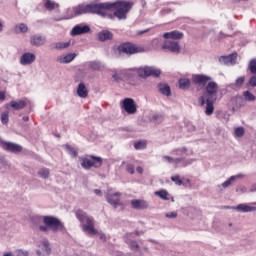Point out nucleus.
<instances>
[{"instance_id":"nucleus-60","label":"nucleus","mask_w":256,"mask_h":256,"mask_svg":"<svg viewBox=\"0 0 256 256\" xmlns=\"http://www.w3.org/2000/svg\"><path fill=\"white\" fill-rule=\"evenodd\" d=\"M1 141H3V140L0 139V143H1Z\"/></svg>"},{"instance_id":"nucleus-11","label":"nucleus","mask_w":256,"mask_h":256,"mask_svg":"<svg viewBox=\"0 0 256 256\" xmlns=\"http://www.w3.org/2000/svg\"><path fill=\"white\" fill-rule=\"evenodd\" d=\"M2 148L5 151H9L10 153H21L23 151V147L19 144H15L12 142L1 141Z\"/></svg>"},{"instance_id":"nucleus-48","label":"nucleus","mask_w":256,"mask_h":256,"mask_svg":"<svg viewBox=\"0 0 256 256\" xmlns=\"http://www.w3.org/2000/svg\"><path fill=\"white\" fill-rule=\"evenodd\" d=\"M166 217L168 219H175L177 217V214L175 212H169L166 214Z\"/></svg>"},{"instance_id":"nucleus-35","label":"nucleus","mask_w":256,"mask_h":256,"mask_svg":"<svg viewBox=\"0 0 256 256\" xmlns=\"http://www.w3.org/2000/svg\"><path fill=\"white\" fill-rule=\"evenodd\" d=\"M248 69L252 73V75H256V58L251 59L248 64Z\"/></svg>"},{"instance_id":"nucleus-45","label":"nucleus","mask_w":256,"mask_h":256,"mask_svg":"<svg viewBox=\"0 0 256 256\" xmlns=\"http://www.w3.org/2000/svg\"><path fill=\"white\" fill-rule=\"evenodd\" d=\"M126 171H127V173H130V175H133V173H135V165L128 164L126 166Z\"/></svg>"},{"instance_id":"nucleus-3","label":"nucleus","mask_w":256,"mask_h":256,"mask_svg":"<svg viewBox=\"0 0 256 256\" xmlns=\"http://www.w3.org/2000/svg\"><path fill=\"white\" fill-rule=\"evenodd\" d=\"M120 73L129 85L135 86L139 82V77L142 79H147V77H159L161 70L153 66H141L138 68L121 69Z\"/></svg>"},{"instance_id":"nucleus-17","label":"nucleus","mask_w":256,"mask_h":256,"mask_svg":"<svg viewBox=\"0 0 256 256\" xmlns=\"http://www.w3.org/2000/svg\"><path fill=\"white\" fill-rule=\"evenodd\" d=\"M30 43L33 45V47H41L42 45H45L47 43V38L45 36L35 34L31 36Z\"/></svg>"},{"instance_id":"nucleus-24","label":"nucleus","mask_w":256,"mask_h":256,"mask_svg":"<svg viewBox=\"0 0 256 256\" xmlns=\"http://www.w3.org/2000/svg\"><path fill=\"white\" fill-rule=\"evenodd\" d=\"M158 91L161 93V95L171 97V87L169 86V84H158Z\"/></svg>"},{"instance_id":"nucleus-41","label":"nucleus","mask_w":256,"mask_h":256,"mask_svg":"<svg viewBox=\"0 0 256 256\" xmlns=\"http://www.w3.org/2000/svg\"><path fill=\"white\" fill-rule=\"evenodd\" d=\"M127 245L132 249V251H137L139 249V244L137 241L126 240Z\"/></svg>"},{"instance_id":"nucleus-28","label":"nucleus","mask_w":256,"mask_h":256,"mask_svg":"<svg viewBox=\"0 0 256 256\" xmlns=\"http://www.w3.org/2000/svg\"><path fill=\"white\" fill-rule=\"evenodd\" d=\"M77 57V54L75 53H69L66 56L58 59L59 63H71L75 58Z\"/></svg>"},{"instance_id":"nucleus-12","label":"nucleus","mask_w":256,"mask_h":256,"mask_svg":"<svg viewBox=\"0 0 256 256\" xmlns=\"http://www.w3.org/2000/svg\"><path fill=\"white\" fill-rule=\"evenodd\" d=\"M121 193L116 192L114 194H106V201L109 203V205H112L115 209L121 205Z\"/></svg>"},{"instance_id":"nucleus-13","label":"nucleus","mask_w":256,"mask_h":256,"mask_svg":"<svg viewBox=\"0 0 256 256\" xmlns=\"http://www.w3.org/2000/svg\"><path fill=\"white\" fill-rule=\"evenodd\" d=\"M221 65L231 66L237 64V53L229 54L228 56H221L219 58Z\"/></svg>"},{"instance_id":"nucleus-18","label":"nucleus","mask_w":256,"mask_h":256,"mask_svg":"<svg viewBox=\"0 0 256 256\" xmlns=\"http://www.w3.org/2000/svg\"><path fill=\"white\" fill-rule=\"evenodd\" d=\"M133 209H149V202L141 199H134L131 201Z\"/></svg>"},{"instance_id":"nucleus-44","label":"nucleus","mask_w":256,"mask_h":256,"mask_svg":"<svg viewBox=\"0 0 256 256\" xmlns=\"http://www.w3.org/2000/svg\"><path fill=\"white\" fill-rule=\"evenodd\" d=\"M236 137H243L245 135V129L243 127H238L235 129Z\"/></svg>"},{"instance_id":"nucleus-49","label":"nucleus","mask_w":256,"mask_h":256,"mask_svg":"<svg viewBox=\"0 0 256 256\" xmlns=\"http://www.w3.org/2000/svg\"><path fill=\"white\" fill-rule=\"evenodd\" d=\"M0 101H5V92L0 91Z\"/></svg>"},{"instance_id":"nucleus-43","label":"nucleus","mask_w":256,"mask_h":256,"mask_svg":"<svg viewBox=\"0 0 256 256\" xmlns=\"http://www.w3.org/2000/svg\"><path fill=\"white\" fill-rule=\"evenodd\" d=\"M114 81H116L117 83H119V81H123V74L121 73V70H119L118 72L114 73L112 75Z\"/></svg>"},{"instance_id":"nucleus-29","label":"nucleus","mask_w":256,"mask_h":256,"mask_svg":"<svg viewBox=\"0 0 256 256\" xmlns=\"http://www.w3.org/2000/svg\"><path fill=\"white\" fill-rule=\"evenodd\" d=\"M70 45L71 42H56L52 44L53 48L57 50L67 49Z\"/></svg>"},{"instance_id":"nucleus-5","label":"nucleus","mask_w":256,"mask_h":256,"mask_svg":"<svg viewBox=\"0 0 256 256\" xmlns=\"http://www.w3.org/2000/svg\"><path fill=\"white\" fill-rule=\"evenodd\" d=\"M76 219L82 223V229L89 235H97V230L95 229V221L93 217H89L87 213L83 210H77L75 212Z\"/></svg>"},{"instance_id":"nucleus-56","label":"nucleus","mask_w":256,"mask_h":256,"mask_svg":"<svg viewBox=\"0 0 256 256\" xmlns=\"http://www.w3.org/2000/svg\"><path fill=\"white\" fill-rule=\"evenodd\" d=\"M142 33H147V30L140 32V35H142Z\"/></svg>"},{"instance_id":"nucleus-36","label":"nucleus","mask_w":256,"mask_h":256,"mask_svg":"<svg viewBox=\"0 0 256 256\" xmlns=\"http://www.w3.org/2000/svg\"><path fill=\"white\" fill-rule=\"evenodd\" d=\"M146 147L147 143L145 141H138L134 143V149H136V151H141V149H146Z\"/></svg>"},{"instance_id":"nucleus-19","label":"nucleus","mask_w":256,"mask_h":256,"mask_svg":"<svg viewBox=\"0 0 256 256\" xmlns=\"http://www.w3.org/2000/svg\"><path fill=\"white\" fill-rule=\"evenodd\" d=\"M76 93L78 97H81V99L87 98V96L89 95V90H87V86H85V83L81 82L78 84Z\"/></svg>"},{"instance_id":"nucleus-21","label":"nucleus","mask_w":256,"mask_h":256,"mask_svg":"<svg viewBox=\"0 0 256 256\" xmlns=\"http://www.w3.org/2000/svg\"><path fill=\"white\" fill-rule=\"evenodd\" d=\"M236 211L239 213H253V211H256V207L249 204H239L236 206Z\"/></svg>"},{"instance_id":"nucleus-22","label":"nucleus","mask_w":256,"mask_h":256,"mask_svg":"<svg viewBox=\"0 0 256 256\" xmlns=\"http://www.w3.org/2000/svg\"><path fill=\"white\" fill-rule=\"evenodd\" d=\"M170 155H173L174 157H183L188 156V150L187 147H182V148H175L170 152Z\"/></svg>"},{"instance_id":"nucleus-33","label":"nucleus","mask_w":256,"mask_h":256,"mask_svg":"<svg viewBox=\"0 0 256 256\" xmlns=\"http://www.w3.org/2000/svg\"><path fill=\"white\" fill-rule=\"evenodd\" d=\"M155 195L160 197V199H163L164 201H169V192L167 190H160L155 192Z\"/></svg>"},{"instance_id":"nucleus-53","label":"nucleus","mask_w":256,"mask_h":256,"mask_svg":"<svg viewBox=\"0 0 256 256\" xmlns=\"http://www.w3.org/2000/svg\"><path fill=\"white\" fill-rule=\"evenodd\" d=\"M22 119H23V121L27 122V121H29V116H24Z\"/></svg>"},{"instance_id":"nucleus-42","label":"nucleus","mask_w":256,"mask_h":256,"mask_svg":"<svg viewBox=\"0 0 256 256\" xmlns=\"http://www.w3.org/2000/svg\"><path fill=\"white\" fill-rule=\"evenodd\" d=\"M171 181H173L175 185H178V186L183 185V180H181V176L179 175L171 176Z\"/></svg>"},{"instance_id":"nucleus-9","label":"nucleus","mask_w":256,"mask_h":256,"mask_svg":"<svg viewBox=\"0 0 256 256\" xmlns=\"http://www.w3.org/2000/svg\"><path fill=\"white\" fill-rule=\"evenodd\" d=\"M121 107L128 115H135L137 113V104L133 98H124L121 102Z\"/></svg>"},{"instance_id":"nucleus-57","label":"nucleus","mask_w":256,"mask_h":256,"mask_svg":"<svg viewBox=\"0 0 256 256\" xmlns=\"http://www.w3.org/2000/svg\"><path fill=\"white\" fill-rule=\"evenodd\" d=\"M232 226H233V224H232V223H230V224H229V227H232Z\"/></svg>"},{"instance_id":"nucleus-39","label":"nucleus","mask_w":256,"mask_h":256,"mask_svg":"<svg viewBox=\"0 0 256 256\" xmlns=\"http://www.w3.org/2000/svg\"><path fill=\"white\" fill-rule=\"evenodd\" d=\"M245 101H255L256 97L250 91H245L243 93Z\"/></svg>"},{"instance_id":"nucleus-8","label":"nucleus","mask_w":256,"mask_h":256,"mask_svg":"<svg viewBox=\"0 0 256 256\" xmlns=\"http://www.w3.org/2000/svg\"><path fill=\"white\" fill-rule=\"evenodd\" d=\"M162 161L175 165L176 167H187L195 163V159H185L184 157L173 158L171 156H162Z\"/></svg>"},{"instance_id":"nucleus-30","label":"nucleus","mask_w":256,"mask_h":256,"mask_svg":"<svg viewBox=\"0 0 256 256\" xmlns=\"http://www.w3.org/2000/svg\"><path fill=\"white\" fill-rule=\"evenodd\" d=\"M42 250L45 251L46 255H51V246L49 240L43 239L41 242Z\"/></svg>"},{"instance_id":"nucleus-54","label":"nucleus","mask_w":256,"mask_h":256,"mask_svg":"<svg viewBox=\"0 0 256 256\" xmlns=\"http://www.w3.org/2000/svg\"><path fill=\"white\" fill-rule=\"evenodd\" d=\"M3 32V23L0 21V33Z\"/></svg>"},{"instance_id":"nucleus-23","label":"nucleus","mask_w":256,"mask_h":256,"mask_svg":"<svg viewBox=\"0 0 256 256\" xmlns=\"http://www.w3.org/2000/svg\"><path fill=\"white\" fill-rule=\"evenodd\" d=\"M99 41H111L113 39V33L109 30H102L98 33Z\"/></svg>"},{"instance_id":"nucleus-15","label":"nucleus","mask_w":256,"mask_h":256,"mask_svg":"<svg viewBox=\"0 0 256 256\" xmlns=\"http://www.w3.org/2000/svg\"><path fill=\"white\" fill-rule=\"evenodd\" d=\"M35 59H37V56L31 52H25L20 57V65H33L35 63Z\"/></svg>"},{"instance_id":"nucleus-25","label":"nucleus","mask_w":256,"mask_h":256,"mask_svg":"<svg viewBox=\"0 0 256 256\" xmlns=\"http://www.w3.org/2000/svg\"><path fill=\"white\" fill-rule=\"evenodd\" d=\"M242 177L243 175L241 174L231 176L229 179L222 183L223 189H227V187H230L233 183H235V181H237V179H241Z\"/></svg>"},{"instance_id":"nucleus-2","label":"nucleus","mask_w":256,"mask_h":256,"mask_svg":"<svg viewBox=\"0 0 256 256\" xmlns=\"http://www.w3.org/2000/svg\"><path fill=\"white\" fill-rule=\"evenodd\" d=\"M192 82L194 85H204V92L199 97L198 101L203 107L205 106V115L210 117V115L215 111V103L217 101V93L219 92V85L217 82L213 81L211 76L205 74H194L192 75Z\"/></svg>"},{"instance_id":"nucleus-16","label":"nucleus","mask_w":256,"mask_h":256,"mask_svg":"<svg viewBox=\"0 0 256 256\" xmlns=\"http://www.w3.org/2000/svg\"><path fill=\"white\" fill-rule=\"evenodd\" d=\"M11 107L14 111H21V109H25L27 107V101L26 100H19L15 101L12 100L10 103L6 104V109H9Z\"/></svg>"},{"instance_id":"nucleus-55","label":"nucleus","mask_w":256,"mask_h":256,"mask_svg":"<svg viewBox=\"0 0 256 256\" xmlns=\"http://www.w3.org/2000/svg\"><path fill=\"white\" fill-rule=\"evenodd\" d=\"M251 191H256V186H254V187L251 189Z\"/></svg>"},{"instance_id":"nucleus-31","label":"nucleus","mask_w":256,"mask_h":256,"mask_svg":"<svg viewBox=\"0 0 256 256\" xmlns=\"http://www.w3.org/2000/svg\"><path fill=\"white\" fill-rule=\"evenodd\" d=\"M44 7L48 10V11H53V9H58L59 4L55 3L52 0H46Z\"/></svg>"},{"instance_id":"nucleus-4","label":"nucleus","mask_w":256,"mask_h":256,"mask_svg":"<svg viewBox=\"0 0 256 256\" xmlns=\"http://www.w3.org/2000/svg\"><path fill=\"white\" fill-rule=\"evenodd\" d=\"M43 224L45 226H39V231H42V233H47L48 231H52V233L65 231V225L54 216H43Z\"/></svg>"},{"instance_id":"nucleus-7","label":"nucleus","mask_w":256,"mask_h":256,"mask_svg":"<svg viewBox=\"0 0 256 256\" xmlns=\"http://www.w3.org/2000/svg\"><path fill=\"white\" fill-rule=\"evenodd\" d=\"M80 163L83 169H91V167H95V169H99V167L103 165V158L99 156L90 155L89 158L87 157L80 158Z\"/></svg>"},{"instance_id":"nucleus-38","label":"nucleus","mask_w":256,"mask_h":256,"mask_svg":"<svg viewBox=\"0 0 256 256\" xmlns=\"http://www.w3.org/2000/svg\"><path fill=\"white\" fill-rule=\"evenodd\" d=\"M1 123L7 125L9 123V111H5L1 114Z\"/></svg>"},{"instance_id":"nucleus-26","label":"nucleus","mask_w":256,"mask_h":256,"mask_svg":"<svg viewBox=\"0 0 256 256\" xmlns=\"http://www.w3.org/2000/svg\"><path fill=\"white\" fill-rule=\"evenodd\" d=\"M243 83H245V76H240L235 80V83L230 84L229 87L230 89H241V87H243Z\"/></svg>"},{"instance_id":"nucleus-51","label":"nucleus","mask_w":256,"mask_h":256,"mask_svg":"<svg viewBox=\"0 0 256 256\" xmlns=\"http://www.w3.org/2000/svg\"><path fill=\"white\" fill-rule=\"evenodd\" d=\"M136 171H137V173H143V168L141 167V166H138L137 168H136Z\"/></svg>"},{"instance_id":"nucleus-34","label":"nucleus","mask_w":256,"mask_h":256,"mask_svg":"<svg viewBox=\"0 0 256 256\" xmlns=\"http://www.w3.org/2000/svg\"><path fill=\"white\" fill-rule=\"evenodd\" d=\"M65 149L66 151L69 153V155H71V157H77V155H79V153L76 151L75 148H73L71 145L66 144L65 145Z\"/></svg>"},{"instance_id":"nucleus-27","label":"nucleus","mask_w":256,"mask_h":256,"mask_svg":"<svg viewBox=\"0 0 256 256\" xmlns=\"http://www.w3.org/2000/svg\"><path fill=\"white\" fill-rule=\"evenodd\" d=\"M178 85L180 89H183L185 91L189 89V87H191V80L189 78H180L178 80Z\"/></svg>"},{"instance_id":"nucleus-47","label":"nucleus","mask_w":256,"mask_h":256,"mask_svg":"<svg viewBox=\"0 0 256 256\" xmlns=\"http://www.w3.org/2000/svg\"><path fill=\"white\" fill-rule=\"evenodd\" d=\"M17 256H29V251L18 250L17 251Z\"/></svg>"},{"instance_id":"nucleus-32","label":"nucleus","mask_w":256,"mask_h":256,"mask_svg":"<svg viewBox=\"0 0 256 256\" xmlns=\"http://www.w3.org/2000/svg\"><path fill=\"white\" fill-rule=\"evenodd\" d=\"M88 67L92 69V71H99L101 69V62L99 61H90L88 62Z\"/></svg>"},{"instance_id":"nucleus-10","label":"nucleus","mask_w":256,"mask_h":256,"mask_svg":"<svg viewBox=\"0 0 256 256\" xmlns=\"http://www.w3.org/2000/svg\"><path fill=\"white\" fill-rule=\"evenodd\" d=\"M163 51H169V53H174L175 55L181 52V45L177 41L166 40L162 45Z\"/></svg>"},{"instance_id":"nucleus-59","label":"nucleus","mask_w":256,"mask_h":256,"mask_svg":"<svg viewBox=\"0 0 256 256\" xmlns=\"http://www.w3.org/2000/svg\"><path fill=\"white\" fill-rule=\"evenodd\" d=\"M37 253H38V255H39V253H40V252H39V251H37Z\"/></svg>"},{"instance_id":"nucleus-20","label":"nucleus","mask_w":256,"mask_h":256,"mask_svg":"<svg viewBox=\"0 0 256 256\" xmlns=\"http://www.w3.org/2000/svg\"><path fill=\"white\" fill-rule=\"evenodd\" d=\"M164 39H174V40H179L183 39V32H180L178 30H174L171 32H166L163 34Z\"/></svg>"},{"instance_id":"nucleus-58","label":"nucleus","mask_w":256,"mask_h":256,"mask_svg":"<svg viewBox=\"0 0 256 256\" xmlns=\"http://www.w3.org/2000/svg\"><path fill=\"white\" fill-rule=\"evenodd\" d=\"M136 235H139V232L136 231Z\"/></svg>"},{"instance_id":"nucleus-40","label":"nucleus","mask_w":256,"mask_h":256,"mask_svg":"<svg viewBox=\"0 0 256 256\" xmlns=\"http://www.w3.org/2000/svg\"><path fill=\"white\" fill-rule=\"evenodd\" d=\"M15 28L18 29L20 33H27V31H29V28L25 23L18 24Z\"/></svg>"},{"instance_id":"nucleus-52","label":"nucleus","mask_w":256,"mask_h":256,"mask_svg":"<svg viewBox=\"0 0 256 256\" xmlns=\"http://www.w3.org/2000/svg\"><path fill=\"white\" fill-rule=\"evenodd\" d=\"M100 239L102 241H105L107 239V236H105V234H100Z\"/></svg>"},{"instance_id":"nucleus-14","label":"nucleus","mask_w":256,"mask_h":256,"mask_svg":"<svg viewBox=\"0 0 256 256\" xmlns=\"http://www.w3.org/2000/svg\"><path fill=\"white\" fill-rule=\"evenodd\" d=\"M89 31H91V28L88 25L78 24L72 28L71 35L72 37L77 35H85V33H89Z\"/></svg>"},{"instance_id":"nucleus-6","label":"nucleus","mask_w":256,"mask_h":256,"mask_svg":"<svg viewBox=\"0 0 256 256\" xmlns=\"http://www.w3.org/2000/svg\"><path fill=\"white\" fill-rule=\"evenodd\" d=\"M145 48L137 46L131 42H126L118 46V53L121 55H136L137 53H144Z\"/></svg>"},{"instance_id":"nucleus-37","label":"nucleus","mask_w":256,"mask_h":256,"mask_svg":"<svg viewBox=\"0 0 256 256\" xmlns=\"http://www.w3.org/2000/svg\"><path fill=\"white\" fill-rule=\"evenodd\" d=\"M49 169L47 168H41L40 171H38L39 177H42V179H48L49 178Z\"/></svg>"},{"instance_id":"nucleus-1","label":"nucleus","mask_w":256,"mask_h":256,"mask_svg":"<svg viewBox=\"0 0 256 256\" xmlns=\"http://www.w3.org/2000/svg\"><path fill=\"white\" fill-rule=\"evenodd\" d=\"M133 2L116 1V2H101L90 4H78L72 8H69L68 19H73L81 15H105V11H112L114 9V17L117 19H127V13L131 11Z\"/></svg>"},{"instance_id":"nucleus-46","label":"nucleus","mask_w":256,"mask_h":256,"mask_svg":"<svg viewBox=\"0 0 256 256\" xmlns=\"http://www.w3.org/2000/svg\"><path fill=\"white\" fill-rule=\"evenodd\" d=\"M248 85H250V87H256V76H251L248 82Z\"/></svg>"},{"instance_id":"nucleus-50","label":"nucleus","mask_w":256,"mask_h":256,"mask_svg":"<svg viewBox=\"0 0 256 256\" xmlns=\"http://www.w3.org/2000/svg\"><path fill=\"white\" fill-rule=\"evenodd\" d=\"M94 193H95V195H98L99 197H101V195H103V193L99 189H95Z\"/></svg>"}]
</instances>
